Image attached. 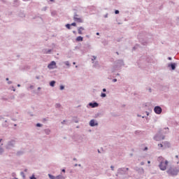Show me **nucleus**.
<instances>
[{"instance_id":"12","label":"nucleus","mask_w":179,"mask_h":179,"mask_svg":"<svg viewBox=\"0 0 179 179\" xmlns=\"http://www.w3.org/2000/svg\"><path fill=\"white\" fill-rule=\"evenodd\" d=\"M90 106L92 107V108H94V107H97L99 106V103L94 102V103H90Z\"/></svg>"},{"instance_id":"7","label":"nucleus","mask_w":179,"mask_h":179,"mask_svg":"<svg viewBox=\"0 0 179 179\" xmlns=\"http://www.w3.org/2000/svg\"><path fill=\"white\" fill-rule=\"evenodd\" d=\"M154 111L156 114H161L162 113V108L160 106H156L154 108Z\"/></svg>"},{"instance_id":"38","label":"nucleus","mask_w":179,"mask_h":179,"mask_svg":"<svg viewBox=\"0 0 179 179\" xmlns=\"http://www.w3.org/2000/svg\"><path fill=\"white\" fill-rule=\"evenodd\" d=\"M148 164H150V161H148Z\"/></svg>"},{"instance_id":"34","label":"nucleus","mask_w":179,"mask_h":179,"mask_svg":"<svg viewBox=\"0 0 179 179\" xmlns=\"http://www.w3.org/2000/svg\"><path fill=\"white\" fill-rule=\"evenodd\" d=\"M107 90H106V88L103 89V92H106Z\"/></svg>"},{"instance_id":"1","label":"nucleus","mask_w":179,"mask_h":179,"mask_svg":"<svg viewBox=\"0 0 179 179\" xmlns=\"http://www.w3.org/2000/svg\"><path fill=\"white\" fill-rule=\"evenodd\" d=\"M157 162L159 163V167L160 170L162 171H166L167 166H169V161L166 160L163 157H159L157 158Z\"/></svg>"},{"instance_id":"24","label":"nucleus","mask_w":179,"mask_h":179,"mask_svg":"<svg viewBox=\"0 0 179 179\" xmlns=\"http://www.w3.org/2000/svg\"><path fill=\"white\" fill-rule=\"evenodd\" d=\"M36 127H43V124L38 123V124H36Z\"/></svg>"},{"instance_id":"13","label":"nucleus","mask_w":179,"mask_h":179,"mask_svg":"<svg viewBox=\"0 0 179 179\" xmlns=\"http://www.w3.org/2000/svg\"><path fill=\"white\" fill-rule=\"evenodd\" d=\"M76 41H83V37H82V36L77 37Z\"/></svg>"},{"instance_id":"29","label":"nucleus","mask_w":179,"mask_h":179,"mask_svg":"<svg viewBox=\"0 0 179 179\" xmlns=\"http://www.w3.org/2000/svg\"><path fill=\"white\" fill-rule=\"evenodd\" d=\"M110 169H111V170H112L113 171H114V166H110Z\"/></svg>"},{"instance_id":"35","label":"nucleus","mask_w":179,"mask_h":179,"mask_svg":"<svg viewBox=\"0 0 179 179\" xmlns=\"http://www.w3.org/2000/svg\"><path fill=\"white\" fill-rule=\"evenodd\" d=\"M96 36H100V33L97 32Z\"/></svg>"},{"instance_id":"11","label":"nucleus","mask_w":179,"mask_h":179,"mask_svg":"<svg viewBox=\"0 0 179 179\" xmlns=\"http://www.w3.org/2000/svg\"><path fill=\"white\" fill-rule=\"evenodd\" d=\"M85 30V28L80 27L78 29V34H83V31Z\"/></svg>"},{"instance_id":"46","label":"nucleus","mask_w":179,"mask_h":179,"mask_svg":"<svg viewBox=\"0 0 179 179\" xmlns=\"http://www.w3.org/2000/svg\"><path fill=\"white\" fill-rule=\"evenodd\" d=\"M73 33H74V34H75V33H76V32L75 31H73Z\"/></svg>"},{"instance_id":"2","label":"nucleus","mask_w":179,"mask_h":179,"mask_svg":"<svg viewBox=\"0 0 179 179\" xmlns=\"http://www.w3.org/2000/svg\"><path fill=\"white\" fill-rule=\"evenodd\" d=\"M178 172H179L178 169L176 167H171L166 171L167 174H169V176H171L172 177L178 176Z\"/></svg>"},{"instance_id":"31","label":"nucleus","mask_w":179,"mask_h":179,"mask_svg":"<svg viewBox=\"0 0 179 179\" xmlns=\"http://www.w3.org/2000/svg\"><path fill=\"white\" fill-rule=\"evenodd\" d=\"M145 164V162H141V166H143Z\"/></svg>"},{"instance_id":"40","label":"nucleus","mask_w":179,"mask_h":179,"mask_svg":"<svg viewBox=\"0 0 179 179\" xmlns=\"http://www.w3.org/2000/svg\"><path fill=\"white\" fill-rule=\"evenodd\" d=\"M62 172H63V173H65V169H63V170H62Z\"/></svg>"},{"instance_id":"23","label":"nucleus","mask_w":179,"mask_h":179,"mask_svg":"<svg viewBox=\"0 0 179 179\" xmlns=\"http://www.w3.org/2000/svg\"><path fill=\"white\" fill-rule=\"evenodd\" d=\"M115 15H118V13H120V11H119L118 10H116L115 11Z\"/></svg>"},{"instance_id":"25","label":"nucleus","mask_w":179,"mask_h":179,"mask_svg":"<svg viewBox=\"0 0 179 179\" xmlns=\"http://www.w3.org/2000/svg\"><path fill=\"white\" fill-rule=\"evenodd\" d=\"M101 96V97H106V94L104 93H102Z\"/></svg>"},{"instance_id":"50","label":"nucleus","mask_w":179,"mask_h":179,"mask_svg":"<svg viewBox=\"0 0 179 179\" xmlns=\"http://www.w3.org/2000/svg\"><path fill=\"white\" fill-rule=\"evenodd\" d=\"M105 17H107V15H106Z\"/></svg>"},{"instance_id":"9","label":"nucleus","mask_w":179,"mask_h":179,"mask_svg":"<svg viewBox=\"0 0 179 179\" xmlns=\"http://www.w3.org/2000/svg\"><path fill=\"white\" fill-rule=\"evenodd\" d=\"M136 171L139 174H145V169H143V168H136Z\"/></svg>"},{"instance_id":"22","label":"nucleus","mask_w":179,"mask_h":179,"mask_svg":"<svg viewBox=\"0 0 179 179\" xmlns=\"http://www.w3.org/2000/svg\"><path fill=\"white\" fill-rule=\"evenodd\" d=\"M30 179H37V178H36V177L34 176V175H32V176L30 177Z\"/></svg>"},{"instance_id":"19","label":"nucleus","mask_w":179,"mask_h":179,"mask_svg":"<svg viewBox=\"0 0 179 179\" xmlns=\"http://www.w3.org/2000/svg\"><path fill=\"white\" fill-rule=\"evenodd\" d=\"M59 107H61V104L57 103V104H56V108H59Z\"/></svg>"},{"instance_id":"30","label":"nucleus","mask_w":179,"mask_h":179,"mask_svg":"<svg viewBox=\"0 0 179 179\" xmlns=\"http://www.w3.org/2000/svg\"><path fill=\"white\" fill-rule=\"evenodd\" d=\"M158 146H159V148H163V144H159Z\"/></svg>"},{"instance_id":"49","label":"nucleus","mask_w":179,"mask_h":179,"mask_svg":"<svg viewBox=\"0 0 179 179\" xmlns=\"http://www.w3.org/2000/svg\"><path fill=\"white\" fill-rule=\"evenodd\" d=\"M148 150V148H145V150Z\"/></svg>"},{"instance_id":"28","label":"nucleus","mask_w":179,"mask_h":179,"mask_svg":"<svg viewBox=\"0 0 179 179\" xmlns=\"http://www.w3.org/2000/svg\"><path fill=\"white\" fill-rule=\"evenodd\" d=\"M71 26H76V22H73L71 24Z\"/></svg>"},{"instance_id":"41","label":"nucleus","mask_w":179,"mask_h":179,"mask_svg":"<svg viewBox=\"0 0 179 179\" xmlns=\"http://www.w3.org/2000/svg\"><path fill=\"white\" fill-rule=\"evenodd\" d=\"M50 2H54L55 0H50Z\"/></svg>"},{"instance_id":"17","label":"nucleus","mask_w":179,"mask_h":179,"mask_svg":"<svg viewBox=\"0 0 179 179\" xmlns=\"http://www.w3.org/2000/svg\"><path fill=\"white\" fill-rule=\"evenodd\" d=\"M66 27H67V29H71V24H66Z\"/></svg>"},{"instance_id":"27","label":"nucleus","mask_w":179,"mask_h":179,"mask_svg":"<svg viewBox=\"0 0 179 179\" xmlns=\"http://www.w3.org/2000/svg\"><path fill=\"white\" fill-rule=\"evenodd\" d=\"M3 152V149L0 148V155Z\"/></svg>"},{"instance_id":"45","label":"nucleus","mask_w":179,"mask_h":179,"mask_svg":"<svg viewBox=\"0 0 179 179\" xmlns=\"http://www.w3.org/2000/svg\"><path fill=\"white\" fill-rule=\"evenodd\" d=\"M6 80H9V78H6Z\"/></svg>"},{"instance_id":"32","label":"nucleus","mask_w":179,"mask_h":179,"mask_svg":"<svg viewBox=\"0 0 179 179\" xmlns=\"http://www.w3.org/2000/svg\"><path fill=\"white\" fill-rule=\"evenodd\" d=\"M113 82H114V83L117 82V78L113 79Z\"/></svg>"},{"instance_id":"15","label":"nucleus","mask_w":179,"mask_h":179,"mask_svg":"<svg viewBox=\"0 0 179 179\" xmlns=\"http://www.w3.org/2000/svg\"><path fill=\"white\" fill-rule=\"evenodd\" d=\"M50 85L52 86V87H54L55 86V81H51Z\"/></svg>"},{"instance_id":"51","label":"nucleus","mask_w":179,"mask_h":179,"mask_svg":"<svg viewBox=\"0 0 179 179\" xmlns=\"http://www.w3.org/2000/svg\"><path fill=\"white\" fill-rule=\"evenodd\" d=\"M167 145H168V146H169V143H167Z\"/></svg>"},{"instance_id":"43","label":"nucleus","mask_w":179,"mask_h":179,"mask_svg":"<svg viewBox=\"0 0 179 179\" xmlns=\"http://www.w3.org/2000/svg\"><path fill=\"white\" fill-rule=\"evenodd\" d=\"M10 83H12V82H8V85H10Z\"/></svg>"},{"instance_id":"4","label":"nucleus","mask_w":179,"mask_h":179,"mask_svg":"<svg viewBox=\"0 0 179 179\" xmlns=\"http://www.w3.org/2000/svg\"><path fill=\"white\" fill-rule=\"evenodd\" d=\"M48 177L50 179H65V178L62 175H59L57 176H54L51 174H48Z\"/></svg>"},{"instance_id":"39","label":"nucleus","mask_w":179,"mask_h":179,"mask_svg":"<svg viewBox=\"0 0 179 179\" xmlns=\"http://www.w3.org/2000/svg\"><path fill=\"white\" fill-rule=\"evenodd\" d=\"M126 170H127V171H128V170H129V168H127Z\"/></svg>"},{"instance_id":"14","label":"nucleus","mask_w":179,"mask_h":179,"mask_svg":"<svg viewBox=\"0 0 179 179\" xmlns=\"http://www.w3.org/2000/svg\"><path fill=\"white\" fill-rule=\"evenodd\" d=\"M124 170H125V168H120V169H119L118 170H117V171H118V173L119 174H121L122 173V171H124Z\"/></svg>"},{"instance_id":"33","label":"nucleus","mask_w":179,"mask_h":179,"mask_svg":"<svg viewBox=\"0 0 179 179\" xmlns=\"http://www.w3.org/2000/svg\"><path fill=\"white\" fill-rule=\"evenodd\" d=\"M92 59V61H94V59H96V57L93 56V58Z\"/></svg>"},{"instance_id":"26","label":"nucleus","mask_w":179,"mask_h":179,"mask_svg":"<svg viewBox=\"0 0 179 179\" xmlns=\"http://www.w3.org/2000/svg\"><path fill=\"white\" fill-rule=\"evenodd\" d=\"M45 132H46L47 134H50V130L49 129H45Z\"/></svg>"},{"instance_id":"10","label":"nucleus","mask_w":179,"mask_h":179,"mask_svg":"<svg viewBox=\"0 0 179 179\" xmlns=\"http://www.w3.org/2000/svg\"><path fill=\"white\" fill-rule=\"evenodd\" d=\"M90 127H96V126L99 125V124L97 122H96L94 121V120H92L90 122Z\"/></svg>"},{"instance_id":"3","label":"nucleus","mask_w":179,"mask_h":179,"mask_svg":"<svg viewBox=\"0 0 179 179\" xmlns=\"http://www.w3.org/2000/svg\"><path fill=\"white\" fill-rule=\"evenodd\" d=\"M73 20L75 22H77V23H83V20L79 17V15L78 14L74 15Z\"/></svg>"},{"instance_id":"36","label":"nucleus","mask_w":179,"mask_h":179,"mask_svg":"<svg viewBox=\"0 0 179 179\" xmlns=\"http://www.w3.org/2000/svg\"><path fill=\"white\" fill-rule=\"evenodd\" d=\"M168 59H169V61H171V57H169Z\"/></svg>"},{"instance_id":"44","label":"nucleus","mask_w":179,"mask_h":179,"mask_svg":"<svg viewBox=\"0 0 179 179\" xmlns=\"http://www.w3.org/2000/svg\"><path fill=\"white\" fill-rule=\"evenodd\" d=\"M17 87H20V85L18 84V85H17Z\"/></svg>"},{"instance_id":"47","label":"nucleus","mask_w":179,"mask_h":179,"mask_svg":"<svg viewBox=\"0 0 179 179\" xmlns=\"http://www.w3.org/2000/svg\"><path fill=\"white\" fill-rule=\"evenodd\" d=\"M0 142H2V139H0Z\"/></svg>"},{"instance_id":"6","label":"nucleus","mask_w":179,"mask_h":179,"mask_svg":"<svg viewBox=\"0 0 179 179\" xmlns=\"http://www.w3.org/2000/svg\"><path fill=\"white\" fill-rule=\"evenodd\" d=\"M15 141L12 140L11 141L8 142L6 148L7 149H11V148H13L15 146Z\"/></svg>"},{"instance_id":"5","label":"nucleus","mask_w":179,"mask_h":179,"mask_svg":"<svg viewBox=\"0 0 179 179\" xmlns=\"http://www.w3.org/2000/svg\"><path fill=\"white\" fill-rule=\"evenodd\" d=\"M48 69H55L57 68V63L55 61L50 62L48 66Z\"/></svg>"},{"instance_id":"20","label":"nucleus","mask_w":179,"mask_h":179,"mask_svg":"<svg viewBox=\"0 0 179 179\" xmlns=\"http://www.w3.org/2000/svg\"><path fill=\"white\" fill-rule=\"evenodd\" d=\"M65 65H66L67 66H69V62L68 61L64 62Z\"/></svg>"},{"instance_id":"16","label":"nucleus","mask_w":179,"mask_h":179,"mask_svg":"<svg viewBox=\"0 0 179 179\" xmlns=\"http://www.w3.org/2000/svg\"><path fill=\"white\" fill-rule=\"evenodd\" d=\"M43 52L44 54H50L51 52V50H44Z\"/></svg>"},{"instance_id":"37","label":"nucleus","mask_w":179,"mask_h":179,"mask_svg":"<svg viewBox=\"0 0 179 179\" xmlns=\"http://www.w3.org/2000/svg\"><path fill=\"white\" fill-rule=\"evenodd\" d=\"M176 159H178V155H176Z\"/></svg>"},{"instance_id":"42","label":"nucleus","mask_w":179,"mask_h":179,"mask_svg":"<svg viewBox=\"0 0 179 179\" xmlns=\"http://www.w3.org/2000/svg\"><path fill=\"white\" fill-rule=\"evenodd\" d=\"M73 65H76V62H73Z\"/></svg>"},{"instance_id":"18","label":"nucleus","mask_w":179,"mask_h":179,"mask_svg":"<svg viewBox=\"0 0 179 179\" xmlns=\"http://www.w3.org/2000/svg\"><path fill=\"white\" fill-rule=\"evenodd\" d=\"M171 66L173 70L176 69V65L171 64Z\"/></svg>"},{"instance_id":"8","label":"nucleus","mask_w":179,"mask_h":179,"mask_svg":"<svg viewBox=\"0 0 179 179\" xmlns=\"http://www.w3.org/2000/svg\"><path fill=\"white\" fill-rule=\"evenodd\" d=\"M154 139L155 141H163V139H164V136H162L159 134H157L155 137H154Z\"/></svg>"},{"instance_id":"21","label":"nucleus","mask_w":179,"mask_h":179,"mask_svg":"<svg viewBox=\"0 0 179 179\" xmlns=\"http://www.w3.org/2000/svg\"><path fill=\"white\" fill-rule=\"evenodd\" d=\"M64 89H65V87H64V85H61L60 90H64Z\"/></svg>"},{"instance_id":"48","label":"nucleus","mask_w":179,"mask_h":179,"mask_svg":"<svg viewBox=\"0 0 179 179\" xmlns=\"http://www.w3.org/2000/svg\"><path fill=\"white\" fill-rule=\"evenodd\" d=\"M23 1H30V0H23Z\"/></svg>"}]
</instances>
